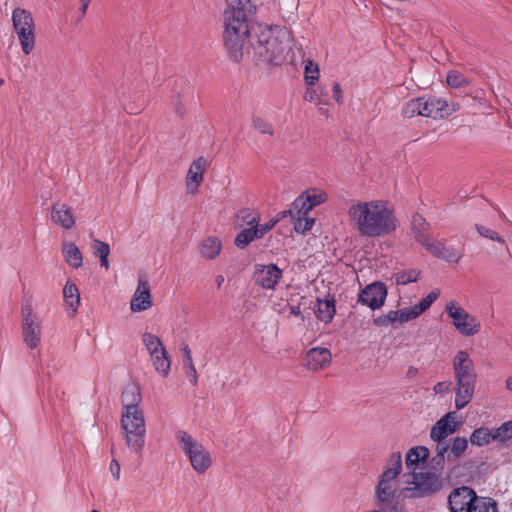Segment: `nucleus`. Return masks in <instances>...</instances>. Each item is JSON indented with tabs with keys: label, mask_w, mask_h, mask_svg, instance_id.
Here are the masks:
<instances>
[{
	"label": "nucleus",
	"mask_w": 512,
	"mask_h": 512,
	"mask_svg": "<svg viewBox=\"0 0 512 512\" xmlns=\"http://www.w3.org/2000/svg\"><path fill=\"white\" fill-rule=\"evenodd\" d=\"M350 225L363 237H381L393 232L397 219L392 206L384 200H353L347 208Z\"/></svg>",
	"instance_id": "nucleus-1"
},
{
	"label": "nucleus",
	"mask_w": 512,
	"mask_h": 512,
	"mask_svg": "<svg viewBox=\"0 0 512 512\" xmlns=\"http://www.w3.org/2000/svg\"><path fill=\"white\" fill-rule=\"evenodd\" d=\"M292 40V34L286 27L261 24L252 37L253 56L260 63L279 65L289 55Z\"/></svg>",
	"instance_id": "nucleus-2"
},
{
	"label": "nucleus",
	"mask_w": 512,
	"mask_h": 512,
	"mask_svg": "<svg viewBox=\"0 0 512 512\" xmlns=\"http://www.w3.org/2000/svg\"><path fill=\"white\" fill-rule=\"evenodd\" d=\"M252 8H224L223 43L229 58L234 62L242 60L244 48L250 34L249 15Z\"/></svg>",
	"instance_id": "nucleus-3"
},
{
	"label": "nucleus",
	"mask_w": 512,
	"mask_h": 512,
	"mask_svg": "<svg viewBox=\"0 0 512 512\" xmlns=\"http://www.w3.org/2000/svg\"><path fill=\"white\" fill-rule=\"evenodd\" d=\"M401 471L402 455L400 452H394L387 459L375 487L374 496L378 509L397 505L401 508L402 512H406L404 505L401 503V500L405 499L404 494L400 492L402 487L398 486L397 481Z\"/></svg>",
	"instance_id": "nucleus-4"
},
{
	"label": "nucleus",
	"mask_w": 512,
	"mask_h": 512,
	"mask_svg": "<svg viewBox=\"0 0 512 512\" xmlns=\"http://www.w3.org/2000/svg\"><path fill=\"white\" fill-rule=\"evenodd\" d=\"M452 363L456 381L455 407L461 410L473 399L477 374L473 360L464 350H460L456 353Z\"/></svg>",
	"instance_id": "nucleus-5"
},
{
	"label": "nucleus",
	"mask_w": 512,
	"mask_h": 512,
	"mask_svg": "<svg viewBox=\"0 0 512 512\" xmlns=\"http://www.w3.org/2000/svg\"><path fill=\"white\" fill-rule=\"evenodd\" d=\"M175 440L178 449L197 475H204L212 468L214 464L212 451L194 435L185 430H178L175 433Z\"/></svg>",
	"instance_id": "nucleus-6"
},
{
	"label": "nucleus",
	"mask_w": 512,
	"mask_h": 512,
	"mask_svg": "<svg viewBox=\"0 0 512 512\" xmlns=\"http://www.w3.org/2000/svg\"><path fill=\"white\" fill-rule=\"evenodd\" d=\"M120 429L128 449L135 454H140L145 445L146 437V422L143 410L121 411Z\"/></svg>",
	"instance_id": "nucleus-7"
},
{
	"label": "nucleus",
	"mask_w": 512,
	"mask_h": 512,
	"mask_svg": "<svg viewBox=\"0 0 512 512\" xmlns=\"http://www.w3.org/2000/svg\"><path fill=\"white\" fill-rule=\"evenodd\" d=\"M459 109L457 103H447V101L436 97H419L411 99L405 103L402 113L405 117L415 116L431 117L433 119H442Z\"/></svg>",
	"instance_id": "nucleus-8"
},
{
	"label": "nucleus",
	"mask_w": 512,
	"mask_h": 512,
	"mask_svg": "<svg viewBox=\"0 0 512 512\" xmlns=\"http://www.w3.org/2000/svg\"><path fill=\"white\" fill-rule=\"evenodd\" d=\"M406 485L401 488L404 498H422L442 488L440 475L432 471H414L403 475Z\"/></svg>",
	"instance_id": "nucleus-9"
},
{
	"label": "nucleus",
	"mask_w": 512,
	"mask_h": 512,
	"mask_svg": "<svg viewBox=\"0 0 512 512\" xmlns=\"http://www.w3.org/2000/svg\"><path fill=\"white\" fill-rule=\"evenodd\" d=\"M141 341L154 370L160 376L164 378L168 377L171 370L172 360L160 337L151 332H144L141 335Z\"/></svg>",
	"instance_id": "nucleus-10"
},
{
	"label": "nucleus",
	"mask_w": 512,
	"mask_h": 512,
	"mask_svg": "<svg viewBox=\"0 0 512 512\" xmlns=\"http://www.w3.org/2000/svg\"><path fill=\"white\" fill-rule=\"evenodd\" d=\"M437 298L438 294L436 292H431L425 298H423L418 304L411 307H405L399 310H391L387 314L376 318L374 320V323L377 326L384 327H387L395 323L404 324L419 317L431 306V304Z\"/></svg>",
	"instance_id": "nucleus-11"
},
{
	"label": "nucleus",
	"mask_w": 512,
	"mask_h": 512,
	"mask_svg": "<svg viewBox=\"0 0 512 512\" xmlns=\"http://www.w3.org/2000/svg\"><path fill=\"white\" fill-rule=\"evenodd\" d=\"M454 328L463 336L471 337L481 330L480 320L468 313L457 301H450L445 306Z\"/></svg>",
	"instance_id": "nucleus-12"
},
{
	"label": "nucleus",
	"mask_w": 512,
	"mask_h": 512,
	"mask_svg": "<svg viewBox=\"0 0 512 512\" xmlns=\"http://www.w3.org/2000/svg\"><path fill=\"white\" fill-rule=\"evenodd\" d=\"M21 331L22 339L29 349H36L41 343L42 327L39 316L33 311L30 304L22 306Z\"/></svg>",
	"instance_id": "nucleus-13"
},
{
	"label": "nucleus",
	"mask_w": 512,
	"mask_h": 512,
	"mask_svg": "<svg viewBox=\"0 0 512 512\" xmlns=\"http://www.w3.org/2000/svg\"><path fill=\"white\" fill-rule=\"evenodd\" d=\"M422 247L434 257L444 260L450 264H457L463 258V247H454L434 237L426 239L423 236L419 239Z\"/></svg>",
	"instance_id": "nucleus-14"
},
{
	"label": "nucleus",
	"mask_w": 512,
	"mask_h": 512,
	"mask_svg": "<svg viewBox=\"0 0 512 512\" xmlns=\"http://www.w3.org/2000/svg\"><path fill=\"white\" fill-rule=\"evenodd\" d=\"M328 199L327 193L320 188H309L302 192L292 203L293 211L298 210L302 214H309L310 211L325 203Z\"/></svg>",
	"instance_id": "nucleus-15"
},
{
	"label": "nucleus",
	"mask_w": 512,
	"mask_h": 512,
	"mask_svg": "<svg viewBox=\"0 0 512 512\" xmlns=\"http://www.w3.org/2000/svg\"><path fill=\"white\" fill-rule=\"evenodd\" d=\"M477 495L469 487H460L454 489L448 498L451 512H471Z\"/></svg>",
	"instance_id": "nucleus-16"
},
{
	"label": "nucleus",
	"mask_w": 512,
	"mask_h": 512,
	"mask_svg": "<svg viewBox=\"0 0 512 512\" xmlns=\"http://www.w3.org/2000/svg\"><path fill=\"white\" fill-rule=\"evenodd\" d=\"M332 354L328 348L313 347L306 352L305 366L313 372L322 371L330 366Z\"/></svg>",
	"instance_id": "nucleus-17"
},
{
	"label": "nucleus",
	"mask_w": 512,
	"mask_h": 512,
	"mask_svg": "<svg viewBox=\"0 0 512 512\" xmlns=\"http://www.w3.org/2000/svg\"><path fill=\"white\" fill-rule=\"evenodd\" d=\"M206 160L202 157L194 160L187 171L185 186L189 195H196L204 180Z\"/></svg>",
	"instance_id": "nucleus-18"
},
{
	"label": "nucleus",
	"mask_w": 512,
	"mask_h": 512,
	"mask_svg": "<svg viewBox=\"0 0 512 512\" xmlns=\"http://www.w3.org/2000/svg\"><path fill=\"white\" fill-rule=\"evenodd\" d=\"M455 412H448L440 418L430 430V438L434 442H442L457 430Z\"/></svg>",
	"instance_id": "nucleus-19"
},
{
	"label": "nucleus",
	"mask_w": 512,
	"mask_h": 512,
	"mask_svg": "<svg viewBox=\"0 0 512 512\" xmlns=\"http://www.w3.org/2000/svg\"><path fill=\"white\" fill-rule=\"evenodd\" d=\"M282 277V271L275 265H257L254 271L255 283L261 288H274Z\"/></svg>",
	"instance_id": "nucleus-20"
},
{
	"label": "nucleus",
	"mask_w": 512,
	"mask_h": 512,
	"mask_svg": "<svg viewBox=\"0 0 512 512\" xmlns=\"http://www.w3.org/2000/svg\"><path fill=\"white\" fill-rule=\"evenodd\" d=\"M51 221L60 228L70 230L76 224V216L70 206L56 202L51 206Z\"/></svg>",
	"instance_id": "nucleus-21"
},
{
	"label": "nucleus",
	"mask_w": 512,
	"mask_h": 512,
	"mask_svg": "<svg viewBox=\"0 0 512 512\" xmlns=\"http://www.w3.org/2000/svg\"><path fill=\"white\" fill-rule=\"evenodd\" d=\"M222 251V241L218 236L209 235L202 239L198 245V252L202 259L211 261L218 258Z\"/></svg>",
	"instance_id": "nucleus-22"
},
{
	"label": "nucleus",
	"mask_w": 512,
	"mask_h": 512,
	"mask_svg": "<svg viewBox=\"0 0 512 512\" xmlns=\"http://www.w3.org/2000/svg\"><path fill=\"white\" fill-rule=\"evenodd\" d=\"M142 395L140 387L135 383L127 384L121 395L122 411L140 410Z\"/></svg>",
	"instance_id": "nucleus-23"
},
{
	"label": "nucleus",
	"mask_w": 512,
	"mask_h": 512,
	"mask_svg": "<svg viewBox=\"0 0 512 512\" xmlns=\"http://www.w3.org/2000/svg\"><path fill=\"white\" fill-rule=\"evenodd\" d=\"M429 455V449L422 445L408 449L405 455V465L408 472H414L420 467V465L426 463Z\"/></svg>",
	"instance_id": "nucleus-24"
},
{
	"label": "nucleus",
	"mask_w": 512,
	"mask_h": 512,
	"mask_svg": "<svg viewBox=\"0 0 512 512\" xmlns=\"http://www.w3.org/2000/svg\"><path fill=\"white\" fill-rule=\"evenodd\" d=\"M12 24L15 33L36 29L34 18L30 11L24 8H15L12 11Z\"/></svg>",
	"instance_id": "nucleus-25"
},
{
	"label": "nucleus",
	"mask_w": 512,
	"mask_h": 512,
	"mask_svg": "<svg viewBox=\"0 0 512 512\" xmlns=\"http://www.w3.org/2000/svg\"><path fill=\"white\" fill-rule=\"evenodd\" d=\"M61 252L65 262L74 269H78L83 264V255L77 245L70 241H63Z\"/></svg>",
	"instance_id": "nucleus-26"
},
{
	"label": "nucleus",
	"mask_w": 512,
	"mask_h": 512,
	"mask_svg": "<svg viewBox=\"0 0 512 512\" xmlns=\"http://www.w3.org/2000/svg\"><path fill=\"white\" fill-rule=\"evenodd\" d=\"M290 215L293 221V229L297 233L304 234L310 231L315 223V219L310 217L309 214H302L300 211H293V208H290L288 211L284 212V215Z\"/></svg>",
	"instance_id": "nucleus-27"
},
{
	"label": "nucleus",
	"mask_w": 512,
	"mask_h": 512,
	"mask_svg": "<svg viewBox=\"0 0 512 512\" xmlns=\"http://www.w3.org/2000/svg\"><path fill=\"white\" fill-rule=\"evenodd\" d=\"M387 290H360L359 302L375 310L383 306Z\"/></svg>",
	"instance_id": "nucleus-28"
},
{
	"label": "nucleus",
	"mask_w": 512,
	"mask_h": 512,
	"mask_svg": "<svg viewBox=\"0 0 512 512\" xmlns=\"http://www.w3.org/2000/svg\"><path fill=\"white\" fill-rule=\"evenodd\" d=\"M335 299L327 295L324 299L317 300V311L316 316L325 324L330 323L335 315Z\"/></svg>",
	"instance_id": "nucleus-29"
},
{
	"label": "nucleus",
	"mask_w": 512,
	"mask_h": 512,
	"mask_svg": "<svg viewBox=\"0 0 512 512\" xmlns=\"http://www.w3.org/2000/svg\"><path fill=\"white\" fill-rule=\"evenodd\" d=\"M153 301L150 290H135L130 301L132 312H142L152 307Z\"/></svg>",
	"instance_id": "nucleus-30"
},
{
	"label": "nucleus",
	"mask_w": 512,
	"mask_h": 512,
	"mask_svg": "<svg viewBox=\"0 0 512 512\" xmlns=\"http://www.w3.org/2000/svg\"><path fill=\"white\" fill-rule=\"evenodd\" d=\"M492 442H496L495 429L479 427L476 428L470 435V443L474 446H487Z\"/></svg>",
	"instance_id": "nucleus-31"
},
{
	"label": "nucleus",
	"mask_w": 512,
	"mask_h": 512,
	"mask_svg": "<svg viewBox=\"0 0 512 512\" xmlns=\"http://www.w3.org/2000/svg\"><path fill=\"white\" fill-rule=\"evenodd\" d=\"M180 351L183 356V365L189 377L190 383L195 386L198 381L197 371L193 363L192 352L187 344H182Z\"/></svg>",
	"instance_id": "nucleus-32"
},
{
	"label": "nucleus",
	"mask_w": 512,
	"mask_h": 512,
	"mask_svg": "<svg viewBox=\"0 0 512 512\" xmlns=\"http://www.w3.org/2000/svg\"><path fill=\"white\" fill-rule=\"evenodd\" d=\"M429 224L421 215H415L412 219V231L416 242L422 247V242L419 240L421 236L426 239H431L433 236L428 234Z\"/></svg>",
	"instance_id": "nucleus-33"
},
{
	"label": "nucleus",
	"mask_w": 512,
	"mask_h": 512,
	"mask_svg": "<svg viewBox=\"0 0 512 512\" xmlns=\"http://www.w3.org/2000/svg\"><path fill=\"white\" fill-rule=\"evenodd\" d=\"M16 35L20 42L22 52L25 55L31 54L36 45V29L17 32Z\"/></svg>",
	"instance_id": "nucleus-34"
},
{
	"label": "nucleus",
	"mask_w": 512,
	"mask_h": 512,
	"mask_svg": "<svg viewBox=\"0 0 512 512\" xmlns=\"http://www.w3.org/2000/svg\"><path fill=\"white\" fill-rule=\"evenodd\" d=\"M255 239H260L256 228L247 227L236 235L234 243L237 248L244 249Z\"/></svg>",
	"instance_id": "nucleus-35"
},
{
	"label": "nucleus",
	"mask_w": 512,
	"mask_h": 512,
	"mask_svg": "<svg viewBox=\"0 0 512 512\" xmlns=\"http://www.w3.org/2000/svg\"><path fill=\"white\" fill-rule=\"evenodd\" d=\"M64 302L69 316L73 317L80 305L79 290H63Z\"/></svg>",
	"instance_id": "nucleus-36"
},
{
	"label": "nucleus",
	"mask_w": 512,
	"mask_h": 512,
	"mask_svg": "<svg viewBox=\"0 0 512 512\" xmlns=\"http://www.w3.org/2000/svg\"><path fill=\"white\" fill-rule=\"evenodd\" d=\"M304 79L308 86H314L319 80L320 69L317 63L311 59L304 62Z\"/></svg>",
	"instance_id": "nucleus-37"
},
{
	"label": "nucleus",
	"mask_w": 512,
	"mask_h": 512,
	"mask_svg": "<svg viewBox=\"0 0 512 512\" xmlns=\"http://www.w3.org/2000/svg\"><path fill=\"white\" fill-rule=\"evenodd\" d=\"M252 127L260 134L273 136L274 127L265 118L259 115H253L251 118Z\"/></svg>",
	"instance_id": "nucleus-38"
},
{
	"label": "nucleus",
	"mask_w": 512,
	"mask_h": 512,
	"mask_svg": "<svg viewBox=\"0 0 512 512\" xmlns=\"http://www.w3.org/2000/svg\"><path fill=\"white\" fill-rule=\"evenodd\" d=\"M446 83L452 88H463L470 85L469 79L457 70L447 72Z\"/></svg>",
	"instance_id": "nucleus-39"
},
{
	"label": "nucleus",
	"mask_w": 512,
	"mask_h": 512,
	"mask_svg": "<svg viewBox=\"0 0 512 512\" xmlns=\"http://www.w3.org/2000/svg\"><path fill=\"white\" fill-rule=\"evenodd\" d=\"M471 512H497V504L491 498L477 496Z\"/></svg>",
	"instance_id": "nucleus-40"
},
{
	"label": "nucleus",
	"mask_w": 512,
	"mask_h": 512,
	"mask_svg": "<svg viewBox=\"0 0 512 512\" xmlns=\"http://www.w3.org/2000/svg\"><path fill=\"white\" fill-rule=\"evenodd\" d=\"M468 448V440L464 437H455L451 441L450 453L454 458H459Z\"/></svg>",
	"instance_id": "nucleus-41"
},
{
	"label": "nucleus",
	"mask_w": 512,
	"mask_h": 512,
	"mask_svg": "<svg viewBox=\"0 0 512 512\" xmlns=\"http://www.w3.org/2000/svg\"><path fill=\"white\" fill-rule=\"evenodd\" d=\"M420 278V272L416 270L399 272L395 275L396 285H407L413 282H417Z\"/></svg>",
	"instance_id": "nucleus-42"
},
{
	"label": "nucleus",
	"mask_w": 512,
	"mask_h": 512,
	"mask_svg": "<svg viewBox=\"0 0 512 512\" xmlns=\"http://www.w3.org/2000/svg\"><path fill=\"white\" fill-rule=\"evenodd\" d=\"M496 442L505 443L512 439V421L504 422L495 428Z\"/></svg>",
	"instance_id": "nucleus-43"
},
{
	"label": "nucleus",
	"mask_w": 512,
	"mask_h": 512,
	"mask_svg": "<svg viewBox=\"0 0 512 512\" xmlns=\"http://www.w3.org/2000/svg\"><path fill=\"white\" fill-rule=\"evenodd\" d=\"M238 216L248 227H255L260 221L259 213L249 208L241 209Z\"/></svg>",
	"instance_id": "nucleus-44"
},
{
	"label": "nucleus",
	"mask_w": 512,
	"mask_h": 512,
	"mask_svg": "<svg viewBox=\"0 0 512 512\" xmlns=\"http://www.w3.org/2000/svg\"><path fill=\"white\" fill-rule=\"evenodd\" d=\"M437 445H436V448H435V457L433 458V461L435 462V464L437 466H439L440 468L443 467L444 465V457H445V454L448 452V450L450 451V446H448L445 442H436Z\"/></svg>",
	"instance_id": "nucleus-45"
},
{
	"label": "nucleus",
	"mask_w": 512,
	"mask_h": 512,
	"mask_svg": "<svg viewBox=\"0 0 512 512\" xmlns=\"http://www.w3.org/2000/svg\"><path fill=\"white\" fill-rule=\"evenodd\" d=\"M476 230L483 237L489 238L499 243H504V239L497 232L490 230L489 228L483 225H476Z\"/></svg>",
	"instance_id": "nucleus-46"
},
{
	"label": "nucleus",
	"mask_w": 512,
	"mask_h": 512,
	"mask_svg": "<svg viewBox=\"0 0 512 512\" xmlns=\"http://www.w3.org/2000/svg\"><path fill=\"white\" fill-rule=\"evenodd\" d=\"M92 249L93 253L99 258L103 256H109L110 253L109 245L106 242L97 239L93 241Z\"/></svg>",
	"instance_id": "nucleus-47"
},
{
	"label": "nucleus",
	"mask_w": 512,
	"mask_h": 512,
	"mask_svg": "<svg viewBox=\"0 0 512 512\" xmlns=\"http://www.w3.org/2000/svg\"><path fill=\"white\" fill-rule=\"evenodd\" d=\"M278 223V219H271L266 223L260 224V221L255 226L257 233L260 238H262L268 231H270L276 224Z\"/></svg>",
	"instance_id": "nucleus-48"
},
{
	"label": "nucleus",
	"mask_w": 512,
	"mask_h": 512,
	"mask_svg": "<svg viewBox=\"0 0 512 512\" xmlns=\"http://www.w3.org/2000/svg\"><path fill=\"white\" fill-rule=\"evenodd\" d=\"M305 99L311 103H314L316 106L319 107V109H321L320 106L323 104V102L315 88H308L306 90Z\"/></svg>",
	"instance_id": "nucleus-49"
},
{
	"label": "nucleus",
	"mask_w": 512,
	"mask_h": 512,
	"mask_svg": "<svg viewBox=\"0 0 512 512\" xmlns=\"http://www.w3.org/2000/svg\"><path fill=\"white\" fill-rule=\"evenodd\" d=\"M225 8H252L251 0H225Z\"/></svg>",
	"instance_id": "nucleus-50"
},
{
	"label": "nucleus",
	"mask_w": 512,
	"mask_h": 512,
	"mask_svg": "<svg viewBox=\"0 0 512 512\" xmlns=\"http://www.w3.org/2000/svg\"><path fill=\"white\" fill-rule=\"evenodd\" d=\"M109 471L116 481L120 480L121 467L120 463L115 458H113L110 462Z\"/></svg>",
	"instance_id": "nucleus-51"
},
{
	"label": "nucleus",
	"mask_w": 512,
	"mask_h": 512,
	"mask_svg": "<svg viewBox=\"0 0 512 512\" xmlns=\"http://www.w3.org/2000/svg\"><path fill=\"white\" fill-rule=\"evenodd\" d=\"M450 382H438L434 385L433 390L436 394L448 393L450 391Z\"/></svg>",
	"instance_id": "nucleus-52"
},
{
	"label": "nucleus",
	"mask_w": 512,
	"mask_h": 512,
	"mask_svg": "<svg viewBox=\"0 0 512 512\" xmlns=\"http://www.w3.org/2000/svg\"><path fill=\"white\" fill-rule=\"evenodd\" d=\"M333 98L338 104L343 103V90L339 83L333 84Z\"/></svg>",
	"instance_id": "nucleus-53"
},
{
	"label": "nucleus",
	"mask_w": 512,
	"mask_h": 512,
	"mask_svg": "<svg viewBox=\"0 0 512 512\" xmlns=\"http://www.w3.org/2000/svg\"><path fill=\"white\" fill-rule=\"evenodd\" d=\"M289 316H294V317L300 319L302 322L305 321V317H304L302 311L300 310L299 306H291L290 310H289Z\"/></svg>",
	"instance_id": "nucleus-54"
},
{
	"label": "nucleus",
	"mask_w": 512,
	"mask_h": 512,
	"mask_svg": "<svg viewBox=\"0 0 512 512\" xmlns=\"http://www.w3.org/2000/svg\"><path fill=\"white\" fill-rule=\"evenodd\" d=\"M150 281L149 277L146 274H140L138 278L137 288H149Z\"/></svg>",
	"instance_id": "nucleus-55"
},
{
	"label": "nucleus",
	"mask_w": 512,
	"mask_h": 512,
	"mask_svg": "<svg viewBox=\"0 0 512 512\" xmlns=\"http://www.w3.org/2000/svg\"><path fill=\"white\" fill-rule=\"evenodd\" d=\"M365 512H402L401 508L397 505H393L391 507L385 508V509H371Z\"/></svg>",
	"instance_id": "nucleus-56"
},
{
	"label": "nucleus",
	"mask_w": 512,
	"mask_h": 512,
	"mask_svg": "<svg viewBox=\"0 0 512 512\" xmlns=\"http://www.w3.org/2000/svg\"><path fill=\"white\" fill-rule=\"evenodd\" d=\"M364 288H369V289H372V288H386V286L382 282L374 281V282H371L369 284H366Z\"/></svg>",
	"instance_id": "nucleus-57"
},
{
	"label": "nucleus",
	"mask_w": 512,
	"mask_h": 512,
	"mask_svg": "<svg viewBox=\"0 0 512 512\" xmlns=\"http://www.w3.org/2000/svg\"><path fill=\"white\" fill-rule=\"evenodd\" d=\"M80 3H81L80 12L82 15H85V13L88 9V6L90 4V0H80Z\"/></svg>",
	"instance_id": "nucleus-58"
},
{
	"label": "nucleus",
	"mask_w": 512,
	"mask_h": 512,
	"mask_svg": "<svg viewBox=\"0 0 512 512\" xmlns=\"http://www.w3.org/2000/svg\"><path fill=\"white\" fill-rule=\"evenodd\" d=\"M100 265H101V267H104V268H105V270H108V269H109V260H108V256L100 257Z\"/></svg>",
	"instance_id": "nucleus-59"
},
{
	"label": "nucleus",
	"mask_w": 512,
	"mask_h": 512,
	"mask_svg": "<svg viewBox=\"0 0 512 512\" xmlns=\"http://www.w3.org/2000/svg\"><path fill=\"white\" fill-rule=\"evenodd\" d=\"M215 281H216V285H217L218 287H220V286H222V285L224 284L225 278H224V276H222V275H218V276L216 277V280H215Z\"/></svg>",
	"instance_id": "nucleus-60"
},
{
	"label": "nucleus",
	"mask_w": 512,
	"mask_h": 512,
	"mask_svg": "<svg viewBox=\"0 0 512 512\" xmlns=\"http://www.w3.org/2000/svg\"><path fill=\"white\" fill-rule=\"evenodd\" d=\"M506 388L510 391H512V376H510L509 378H507L506 380Z\"/></svg>",
	"instance_id": "nucleus-61"
},
{
	"label": "nucleus",
	"mask_w": 512,
	"mask_h": 512,
	"mask_svg": "<svg viewBox=\"0 0 512 512\" xmlns=\"http://www.w3.org/2000/svg\"><path fill=\"white\" fill-rule=\"evenodd\" d=\"M289 53L291 52V54H294V51H292V47L289 45Z\"/></svg>",
	"instance_id": "nucleus-62"
},
{
	"label": "nucleus",
	"mask_w": 512,
	"mask_h": 512,
	"mask_svg": "<svg viewBox=\"0 0 512 512\" xmlns=\"http://www.w3.org/2000/svg\"><path fill=\"white\" fill-rule=\"evenodd\" d=\"M295 48L298 50V51H301V47H297L296 45H294Z\"/></svg>",
	"instance_id": "nucleus-63"
},
{
	"label": "nucleus",
	"mask_w": 512,
	"mask_h": 512,
	"mask_svg": "<svg viewBox=\"0 0 512 512\" xmlns=\"http://www.w3.org/2000/svg\"><path fill=\"white\" fill-rule=\"evenodd\" d=\"M91 512H99V511H97V510H92Z\"/></svg>",
	"instance_id": "nucleus-64"
}]
</instances>
